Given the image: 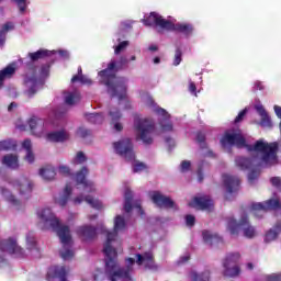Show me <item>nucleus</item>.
I'll list each match as a JSON object with an SVG mask.
<instances>
[{
	"mask_svg": "<svg viewBox=\"0 0 281 281\" xmlns=\"http://www.w3.org/2000/svg\"><path fill=\"white\" fill-rule=\"evenodd\" d=\"M270 183L272 186H274V188H278V190H280V192H281V179H280V177H272L270 179Z\"/></svg>",
	"mask_w": 281,
	"mask_h": 281,
	"instance_id": "53",
	"label": "nucleus"
},
{
	"mask_svg": "<svg viewBox=\"0 0 281 281\" xmlns=\"http://www.w3.org/2000/svg\"><path fill=\"white\" fill-rule=\"evenodd\" d=\"M38 85V80L36 76L26 77V86L29 87L27 95L29 98H34L36 93V86Z\"/></svg>",
	"mask_w": 281,
	"mask_h": 281,
	"instance_id": "32",
	"label": "nucleus"
},
{
	"mask_svg": "<svg viewBox=\"0 0 281 281\" xmlns=\"http://www.w3.org/2000/svg\"><path fill=\"white\" fill-rule=\"evenodd\" d=\"M195 223H196V217H194V215H186L187 227H194Z\"/></svg>",
	"mask_w": 281,
	"mask_h": 281,
	"instance_id": "50",
	"label": "nucleus"
},
{
	"mask_svg": "<svg viewBox=\"0 0 281 281\" xmlns=\"http://www.w3.org/2000/svg\"><path fill=\"white\" fill-rule=\"evenodd\" d=\"M27 124L33 135H36V133H41V131H43V119L36 115L31 116Z\"/></svg>",
	"mask_w": 281,
	"mask_h": 281,
	"instance_id": "25",
	"label": "nucleus"
},
{
	"mask_svg": "<svg viewBox=\"0 0 281 281\" xmlns=\"http://www.w3.org/2000/svg\"><path fill=\"white\" fill-rule=\"evenodd\" d=\"M126 229V221L122 215L114 218V231L106 233V241L103 246V254L106 256V267L113 269L116 265L117 247H122V241L117 239V232Z\"/></svg>",
	"mask_w": 281,
	"mask_h": 281,
	"instance_id": "4",
	"label": "nucleus"
},
{
	"mask_svg": "<svg viewBox=\"0 0 281 281\" xmlns=\"http://www.w3.org/2000/svg\"><path fill=\"white\" fill-rule=\"evenodd\" d=\"M146 168H148L146 166V164L139 161V160H136L133 165V172L134 173H137V172H142L143 170H146Z\"/></svg>",
	"mask_w": 281,
	"mask_h": 281,
	"instance_id": "44",
	"label": "nucleus"
},
{
	"mask_svg": "<svg viewBox=\"0 0 281 281\" xmlns=\"http://www.w3.org/2000/svg\"><path fill=\"white\" fill-rule=\"evenodd\" d=\"M192 164L189 160H183L180 166L181 172H188L190 170Z\"/></svg>",
	"mask_w": 281,
	"mask_h": 281,
	"instance_id": "56",
	"label": "nucleus"
},
{
	"mask_svg": "<svg viewBox=\"0 0 281 281\" xmlns=\"http://www.w3.org/2000/svg\"><path fill=\"white\" fill-rule=\"evenodd\" d=\"M80 92L74 91V92H68L67 95L65 97V102L69 106H74V104H78L80 101Z\"/></svg>",
	"mask_w": 281,
	"mask_h": 281,
	"instance_id": "37",
	"label": "nucleus"
},
{
	"mask_svg": "<svg viewBox=\"0 0 281 281\" xmlns=\"http://www.w3.org/2000/svg\"><path fill=\"white\" fill-rule=\"evenodd\" d=\"M183 52H181V48H177L175 53V58H173V65L175 67H178V65H181Z\"/></svg>",
	"mask_w": 281,
	"mask_h": 281,
	"instance_id": "46",
	"label": "nucleus"
},
{
	"mask_svg": "<svg viewBox=\"0 0 281 281\" xmlns=\"http://www.w3.org/2000/svg\"><path fill=\"white\" fill-rule=\"evenodd\" d=\"M16 74V68L12 65L7 66L0 70V89L3 87V82Z\"/></svg>",
	"mask_w": 281,
	"mask_h": 281,
	"instance_id": "29",
	"label": "nucleus"
},
{
	"mask_svg": "<svg viewBox=\"0 0 281 281\" xmlns=\"http://www.w3.org/2000/svg\"><path fill=\"white\" fill-rule=\"evenodd\" d=\"M8 201H9V203H12V205H20V201L16 199V196H14V195H9L8 196Z\"/></svg>",
	"mask_w": 281,
	"mask_h": 281,
	"instance_id": "61",
	"label": "nucleus"
},
{
	"mask_svg": "<svg viewBox=\"0 0 281 281\" xmlns=\"http://www.w3.org/2000/svg\"><path fill=\"white\" fill-rule=\"evenodd\" d=\"M227 229L232 236H238L240 227L243 228L245 238H254L256 236V228L249 224V216L241 215L239 222L234 217H227Z\"/></svg>",
	"mask_w": 281,
	"mask_h": 281,
	"instance_id": "6",
	"label": "nucleus"
},
{
	"mask_svg": "<svg viewBox=\"0 0 281 281\" xmlns=\"http://www.w3.org/2000/svg\"><path fill=\"white\" fill-rule=\"evenodd\" d=\"M82 201H86V203H88V205L92 206L94 210H102V202L100 200L93 199L91 195H79L74 199L75 204H80Z\"/></svg>",
	"mask_w": 281,
	"mask_h": 281,
	"instance_id": "23",
	"label": "nucleus"
},
{
	"mask_svg": "<svg viewBox=\"0 0 281 281\" xmlns=\"http://www.w3.org/2000/svg\"><path fill=\"white\" fill-rule=\"evenodd\" d=\"M238 260H240L239 252H232L226 256L223 262L224 276L226 278H236V276H240V267H238Z\"/></svg>",
	"mask_w": 281,
	"mask_h": 281,
	"instance_id": "9",
	"label": "nucleus"
},
{
	"mask_svg": "<svg viewBox=\"0 0 281 281\" xmlns=\"http://www.w3.org/2000/svg\"><path fill=\"white\" fill-rule=\"evenodd\" d=\"M46 139L55 143L67 142V139H69V133L65 130L50 132L46 135Z\"/></svg>",
	"mask_w": 281,
	"mask_h": 281,
	"instance_id": "24",
	"label": "nucleus"
},
{
	"mask_svg": "<svg viewBox=\"0 0 281 281\" xmlns=\"http://www.w3.org/2000/svg\"><path fill=\"white\" fill-rule=\"evenodd\" d=\"M189 91L193 95H196V83H194V81L189 82Z\"/></svg>",
	"mask_w": 281,
	"mask_h": 281,
	"instance_id": "60",
	"label": "nucleus"
},
{
	"mask_svg": "<svg viewBox=\"0 0 281 281\" xmlns=\"http://www.w3.org/2000/svg\"><path fill=\"white\" fill-rule=\"evenodd\" d=\"M280 207L281 203L278 199H270L265 202L252 203L251 205L252 214L256 218H262L267 212H270L271 210H280Z\"/></svg>",
	"mask_w": 281,
	"mask_h": 281,
	"instance_id": "10",
	"label": "nucleus"
},
{
	"mask_svg": "<svg viewBox=\"0 0 281 281\" xmlns=\"http://www.w3.org/2000/svg\"><path fill=\"white\" fill-rule=\"evenodd\" d=\"M40 176L44 178L45 181H53L56 178V169L50 165L40 169Z\"/></svg>",
	"mask_w": 281,
	"mask_h": 281,
	"instance_id": "30",
	"label": "nucleus"
},
{
	"mask_svg": "<svg viewBox=\"0 0 281 281\" xmlns=\"http://www.w3.org/2000/svg\"><path fill=\"white\" fill-rule=\"evenodd\" d=\"M1 150H16V142L10 138L0 140V151Z\"/></svg>",
	"mask_w": 281,
	"mask_h": 281,
	"instance_id": "40",
	"label": "nucleus"
},
{
	"mask_svg": "<svg viewBox=\"0 0 281 281\" xmlns=\"http://www.w3.org/2000/svg\"><path fill=\"white\" fill-rule=\"evenodd\" d=\"M128 47V41H123L121 42L115 48H114V54L117 56L124 52Z\"/></svg>",
	"mask_w": 281,
	"mask_h": 281,
	"instance_id": "47",
	"label": "nucleus"
},
{
	"mask_svg": "<svg viewBox=\"0 0 281 281\" xmlns=\"http://www.w3.org/2000/svg\"><path fill=\"white\" fill-rule=\"evenodd\" d=\"M125 262H126L125 268L117 269L119 265H117V252H116V265L113 268H109V266H106V255H105V271L108 273V279L110 281H117V279L122 281H133L131 273H133V265H135V259L128 257L125 259Z\"/></svg>",
	"mask_w": 281,
	"mask_h": 281,
	"instance_id": "5",
	"label": "nucleus"
},
{
	"mask_svg": "<svg viewBox=\"0 0 281 281\" xmlns=\"http://www.w3.org/2000/svg\"><path fill=\"white\" fill-rule=\"evenodd\" d=\"M257 113L260 115V126L263 128H272L273 123L271 122V116H269V113H267V110H265V106L262 105H256L255 106Z\"/></svg>",
	"mask_w": 281,
	"mask_h": 281,
	"instance_id": "22",
	"label": "nucleus"
},
{
	"mask_svg": "<svg viewBox=\"0 0 281 281\" xmlns=\"http://www.w3.org/2000/svg\"><path fill=\"white\" fill-rule=\"evenodd\" d=\"M274 228L277 229H273V228H270L267 233H266V236H265V243H273V240H276L278 238V235L280 234L281 232V223H277Z\"/></svg>",
	"mask_w": 281,
	"mask_h": 281,
	"instance_id": "31",
	"label": "nucleus"
},
{
	"mask_svg": "<svg viewBox=\"0 0 281 281\" xmlns=\"http://www.w3.org/2000/svg\"><path fill=\"white\" fill-rule=\"evenodd\" d=\"M71 82H81V85H92L93 81H91V79L85 77V75H81V76H78V75H75L72 76L71 78Z\"/></svg>",
	"mask_w": 281,
	"mask_h": 281,
	"instance_id": "41",
	"label": "nucleus"
},
{
	"mask_svg": "<svg viewBox=\"0 0 281 281\" xmlns=\"http://www.w3.org/2000/svg\"><path fill=\"white\" fill-rule=\"evenodd\" d=\"M2 164L3 166H7V168L16 170V168H19V156L14 154L4 155L2 158Z\"/></svg>",
	"mask_w": 281,
	"mask_h": 281,
	"instance_id": "28",
	"label": "nucleus"
},
{
	"mask_svg": "<svg viewBox=\"0 0 281 281\" xmlns=\"http://www.w3.org/2000/svg\"><path fill=\"white\" fill-rule=\"evenodd\" d=\"M77 135L79 137H82V139H85V138H87L91 135V131L87 130L85 127H79L78 131H77Z\"/></svg>",
	"mask_w": 281,
	"mask_h": 281,
	"instance_id": "49",
	"label": "nucleus"
},
{
	"mask_svg": "<svg viewBox=\"0 0 281 281\" xmlns=\"http://www.w3.org/2000/svg\"><path fill=\"white\" fill-rule=\"evenodd\" d=\"M85 161H87V155H85V151H78L72 160V164L81 165L85 164Z\"/></svg>",
	"mask_w": 281,
	"mask_h": 281,
	"instance_id": "43",
	"label": "nucleus"
},
{
	"mask_svg": "<svg viewBox=\"0 0 281 281\" xmlns=\"http://www.w3.org/2000/svg\"><path fill=\"white\" fill-rule=\"evenodd\" d=\"M170 20L164 19V16L159 15L157 12H151L149 16L143 20L144 25L146 27H153V25H156V27H160V30H168Z\"/></svg>",
	"mask_w": 281,
	"mask_h": 281,
	"instance_id": "14",
	"label": "nucleus"
},
{
	"mask_svg": "<svg viewBox=\"0 0 281 281\" xmlns=\"http://www.w3.org/2000/svg\"><path fill=\"white\" fill-rule=\"evenodd\" d=\"M134 128L137 133V137L142 139V142L146 146H150L153 144V133H155V121L151 119H135Z\"/></svg>",
	"mask_w": 281,
	"mask_h": 281,
	"instance_id": "7",
	"label": "nucleus"
},
{
	"mask_svg": "<svg viewBox=\"0 0 281 281\" xmlns=\"http://www.w3.org/2000/svg\"><path fill=\"white\" fill-rule=\"evenodd\" d=\"M86 120L90 122V124H102V122H104V115L100 113H89L86 114Z\"/></svg>",
	"mask_w": 281,
	"mask_h": 281,
	"instance_id": "39",
	"label": "nucleus"
},
{
	"mask_svg": "<svg viewBox=\"0 0 281 281\" xmlns=\"http://www.w3.org/2000/svg\"><path fill=\"white\" fill-rule=\"evenodd\" d=\"M26 248L30 250L36 249V238H34V235H32V233H29L26 235Z\"/></svg>",
	"mask_w": 281,
	"mask_h": 281,
	"instance_id": "42",
	"label": "nucleus"
},
{
	"mask_svg": "<svg viewBox=\"0 0 281 281\" xmlns=\"http://www.w3.org/2000/svg\"><path fill=\"white\" fill-rule=\"evenodd\" d=\"M37 216L42 223H48L53 232H56L63 245V249L59 251L63 260H71L74 258V250H71L72 241L69 226L60 224V220L54 215L52 209H43L37 213Z\"/></svg>",
	"mask_w": 281,
	"mask_h": 281,
	"instance_id": "3",
	"label": "nucleus"
},
{
	"mask_svg": "<svg viewBox=\"0 0 281 281\" xmlns=\"http://www.w3.org/2000/svg\"><path fill=\"white\" fill-rule=\"evenodd\" d=\"M10 30H14V25L12 24V22H7L5 24H3L0 32H3L4 34H8V32H10Z\"/></svg>",
	"mask_w": 281,
	"mask_h": 281,
	"instance_id": "57",
	"label": "nucleus"
},
{
	"mask_svg": "<svg viewBox=\"0 0 281 281\" xmlns=\"http://www.w3.org/2000/svg\"><path fill=\"white\" fill-rule=\"evenodd\" d=\"M274 113L281 120V106L280 105H274Z\"/></svg>",
	"mask_w": 281,
	"mask_h": 281,
	"instance_id": "63",
	"label": "nucleus"
},
{
	"mask_svg": "<svg viewBox=\"0 0 281 281\" xmlns=\"http://www.w3.org/2000/svg\"><path fill=\"white\" fill-rule=\"evenodd\" d=\"M190 277L192 281H210V270L203 272L191 271Z\"/></svg>",
	"mask_w": 281,
	"mask_h": 281,
	"instance_id": "36",
	"label": "nucleus"
},
{
	"mask_svg": "<svg viewBox=\"0 0 281 281\" xmlns=\"http://www.w3.org/2000/svg\"><path fill=\"white\" fill-rule=\"evenodd\" d=\"M109 115L112 120V124H114V131H116L117 133L122 132L124 126L122 125V123H120V120L122 119V113L120 112V110H111L109 112Z\"/></svg>",
	"mask_w": 281,
	"mask_h": 281,
	"instance_id": "27",
	"label": "nucleus"
},
{
	"mask_svg": "<svg viewBox=\"0 0 281 281\" xmlns=\"http://www.w3.org/2000/svg\"><path fill=\"white\" fill-rule=\"evenodd\" d=\"M34 151L32 149L30 151H26L25 160L29 161V164H34Z\"/></svg>",
	"mask_w": 281,
	"mask_h": 281,
	"instance_id": "58",
	"label": "nucleus"
},
{
	"mask_svg": "<svg viewBox=\"0 0 281 281\" xmlns=\"http://www.w3.org/2000/svg\"><path fill=\"white\" fill-rule=\"evenodd\" d=\"M14 188L19 190L20 194H26V199H30L34 184L26 177H22L13 182Z\"/></svg>",
	"mask_w": 281,
	"mask_h": 281,
	"instance_id": "18",
	"label": "nucleus"
},
{
	"mask_svg": "<svg viewBox=\"0 0 281 281\" xmlns=\"http://www.w3.org/2000/svg\"><path fill=\"white\" fill-rule=\"evenodd\" d=\"M259 176H260V172H258L257 170H251L248 173V181H249V183H254L256 181V179H258Z\"/></svg>",
	"mask_w": 281,
	"mask_h": 281,
	"instance_id": "51",
	"label": "nucleus"
},
{
	"mask_svg": "<svg viewBox=\"0 0 281 281\" xmlns=\"http://www.w3.org/2000/svg\"><path fill=\"white\" fill-rule=\"evenodd\" d=\"M47 56H49V50L47 49H38L34 53H29V58L32 60V63H36V60L47 58Z\"/></svg>",
	"mask_w": 281,
	"mask_h": 281,
	"instance_id": "35",
	"label": "nucleus"
},
{
	"mask_svg": "<svg viewBox=\"0 0 281 281\" xmlns=\"http://www.w3.org/2000/svg\"><path fill=\"white\" fill-rule=\"evenodd\" d=\"M77 234L83 240H93V238H95L97 236V231H95V227L93 226L83 225L77 228Z\"/></svg>",
	"mask_w": 281,
	"mask_h": 281,
	"instance_id": "21",
	"label": "nucleus"
},
{
	"mask_svg": "<svg viewBox=\"0 0 281 281\" xmlns=\"http://www.w3.org/2000/svg\"><path fill=\"white\" fill-rule=\"evenodd\" d=\"M5 254H10V256H14L15 258H25V251L12 238L3 239L0 243V267H8Z\"/></svg>",
	"mask_w": 281,
	"mask_h": 281,
	"instance_id": "8",
	"label": "nucleus"
},
{
	"mask_svg": "<svg viewBox=\"0 0 281 281\" xmlns=\"http://www.w3.org/2000/svg\"><path fill=\"white\" fill-rule=\"evenodd\" d=\"M113 148L116 155L124 157L126 161L135 160V151H133V140H131V138H123L113 143Z\"/></svg>",
	"mask_w": 281,
	"mask_h": 281,
	"instance_id": "11",
	"label": "nucleus"
},
{
	"mask_svg": "<svg viewBox=\"0 0 281 281\" xmlns=\"http://www.w3.org/2000/svg\"><path fill=\"white\" fill-rule=\"evenodd\" d=\"M125 65H128V58L121 56L119 63L112 60L108 64L106 69L99 71V76L102 78L105 87H108V93H110L111 98L126 100V79L124 77H117L115 74L111 72L115 69H123Z\"/></svg>",
	"mask_w": 281,
	"mask_h": 281,
	"instance_id": "2",
	"label": "nucleus"
},
{
	"mask_svg": "<svg viewBox=\"0 0 281 281\" xmlns=\"http://www.w3.org/2000/svg\"><path fill=\"white\" fill-rule=\"evenodd\" d=\"M14 3H16L21 14H23L25 12V10H27V0H13Z\"/></svg>",
	"mask_w": 281,
	"mask_h": 281,
	"instance_id": "48",
	"label": "nucleus"
},
{
	"mask_svg": "<svg viewBox=\"0 0 281 281\" xmlns=\"http://www.w3.org/2000/svg\"><path fill=\"white\" fill-rule=\"evenodd\" d=\"M124 199V210L128 214L133 212V191L131 189L125 190Z\"/></svg>",
	"mask_w": 281,
	"mask_h": 281,
	"instance_id": "33",
	"label": "nucleus"
},
{
	"mask_svg": "<svg viewBox=\"0 0 281 281\" xmlns=\"http://www.w3.org/2000/svg\"><path fill=\"white\" fill-rule=\"evenodd\" d=\"M22 147L24 148V150H26V153L32 150V140L24 139V142L22 143Z\"/></svg>",
	"mask_w": 281,
	"mask_h": 281,
	"instance_id": "59",
	"label": "nucleus"
},
{
	"mask_svg": "<svg viewBox=\"0 0 281 281\" xmlns=\"http://www.w3.org/2000/svg\"><path fill=\"white\" fill-rule=\"evenodd\" d=\"M222 146L229 144V146H237L238 148H246L248 153H259L260 159L267 168L278 164V150L280 145L278 142L267 143L262 139L257 140L254 145L247 144V139L241 134L226 132L221 139Z\"/></svg>",
	"mask_w": 281,
	"mask_h": 281,
	"instance_id": "1",
	"label": "nucleus"
},
{
	"mask_svg": "<svg viewBox=\"0 0 281 281\" xmlns=\"http://www.w3.org/2000/svg\"><path fill=\"white\" fill-rule=\"evenodd\" d=\"M235 164L237 168H240V170H249V168L252 166L251 158L247 157H237L235 159Z\"/></svg>",
	"mask_w": 281,
	"mask_h": 281,
	"instance_id": "34",
	"label": "nucleus"
},
{
	"mask_svg": "<svg viewBox=\"0 0 281 281\" xmlns=\"http://www.w3.org/2000/svg\"><path fill=\"white\" fill-rule=\"evenodd\" d=\"M87 175H89V169L87 167H82L76 173L77 186H83L86 192H93L95 188L93 187V182L87 180Z\"/></svg>",
	"mask_w": 281,
	"mask_h": 281,
	"instance_id": "17",
	"label": "nucleus"
},
{
	"mask_svg": "<svg viewBox=\"0 0 281 281\" xmlns=\"http://www.w3.org/2000/svg\"><path fill=\"white\" fill-rule=\"evenodd\" d=\"M196 142L200 144L201 148H206L207 144L205 143V134L203 132H198L196 133Z\"/></svg>",
	"mask_w": 281,
	"mask_h": 281,
	"instance_id": "45",
	"label": "nucleus"
},
{
	"mask_svg": "<svg viewBox=\"0 0 281 281\" xmlns=\"http://www.w3.org/2000/svg\"><path fill=\"white\" fill-rule=\"evenodd\" d=\"M223 183L228 194H234L240 190V179L236 176L224 175Z\"/></svg>",
	"mask_w": 281,
	"mask_h": 281,
	"instance_id": "19",
	"label": "nucleus"
},
{
	"mask_svg": "<svg viewBox=\"0 0 281 281\" xmlns=\"http://www.w3.org/2000/svg\"><path fill=\"white\" fill-rule=\"evenodd\" d=\"M266 281H281V272L268 274Z\"/></svg>",
	"mask_w": 281,
	"mask_h": 281,
	"instance_id": "52",
	"label": "nucleus"
},
{
	"mask_svg": "<svg viewBox=\"0 0 281 281\" xmlns=\"http://www.w3.org/2000/svg\"><path fill=\"white\" fill-rule=\"evenodd\" d=\"M245 115H247V109L241 110L238 115L235 117V124H239L243 120H245Z\"/></svg>",
	"mask_w": 281,
	"mask_h": 281,
	"instance_id": "54",
	"label": "nucleus"
},
{
	"mask_svg": "<svg viewBox=\"0 0 281 281\" xmlns=\"http://www.w3.org/2000/svg\"><path fill=\"white\" fill-rule=\"evenodd\" d=\"M156 113L160 116L158 122L162 133H171V131H173V126L170 122V113L162 108L156 109Z\"/></svg>",
	"mask_w": 281,
	"mask_h": 281,
	"instance_id": "16",
	"label": "nucleus"
},
{
	"mask_svg": "<svg viewBox=\"0 0 281 281\" xmlns=\"http://www.w3.org/2000/svg\"><path fill=\"white\" fill-rule=\"evenodd\" d=\"M150 200L156 207L164 210H177V204L170 199V196L161 194L159 191H154L150 195Z\"/></svg>",
	"mask_w": 281,
	"mask_h": 281,
	"instance_id": "12",
	"label": "nucleus"
},
{
	"mask_svg": "<svg viewBox=\"0 0 281 281\" xmlns=\"http://www.w3.org/2000/svg\"><path fill=\"white\" fill-rule=\"evenodd\" d=\"M167 32H178L179 34H183L187 38L192 36V33L194 32V25L190 23H172L169 21V24L167 25Z\"/></svg>",
	"mask_w": 281,
	"mask_h": 281,
	"instance_id": "15",
	"label": "nucleus"
},
{
	"mask_svg": "<svg viewBox=\"0 0 281 281\" xmlns=\"http://www.w3.org/2000/svg\"><path fill=\"white\" fill-rule=\"evenodd\" d=\"M189 205H191V207H196V210H206L207 212H211L212 207H214V202L207 195L195 196Z\"/></svg>",
	"mask_w": 281,
	"mask_h": 281,
	"instance_id": "20",
	"label": "nucleus"
},
{
	"mask_svg": "<svg viewBox=\"0 0 281 281\" xmlns=\"http://www.w3.org/2000/svg\"><path fill=\"white\" fill-rule=\"evenodd\" d=\"M196 175H198V181H199L200 183H202V181H203V179H204V177H203V167H199V168H198Z\"/></svg>",
	"mask_w": 281,
	"mask_h": 281,
	"instance_id": "62",
	"label": "nucleus"
},
{
	"mask_svg": "<svg viewBox=\"0 0 281 281\" xmlns=\"http://www.w3.org/2000/svg\"><path fill=\"white\" fill-rule=\"evenodd\" d=\"M136 265H138V267L144 265V268L149 271H157V269H159V266L155 262V255L150 251L144 252L143 255L136 254Z\"/></svg>",
	"mask_w": 281,
	"mask_h": 281,
	"instance_id": "13",
	"label": "nucleus"
},
{
	"mask_svg": "<svg viewBox=\"0 0 281 281\" xmlns=\"http://www.w3.org/2000/svg\"><path fill=\"white\" fill-rule=\"evenodd\" d=\"M59 175H63V177H69L71 175V169H69L67 166H60Z\"/></svg>",
	"mask_w": 281,
	"mask_h": 281,
	"instance_id": "55",
	"label": "nucleus"
},
{
	"mask_svg": "<svg viewBox=\"0 0 281 281\" xmlns=\"http://www.w3.org/2000/svg\"><path fill=\"white\" fill-rule=\"evenodd\" d=\"M71 186L70 184H66L65 190H64V195H61L59 198V200L57 201V203L60 205V207H65V205H67V202L69 201L70 196H71Z\"/></svg>",
	"mask_w": 281,
	"mask_h": 281,
	"instance_id": "38",
	"label": "nucleus"
},
{
	"mask_svg": "<svg viewBox=\"0 0 281 281\" xmlns=\"http://www.w3.org/2000/svg\"><path fill=\"white\" fill-rule=\"evenodd\" d=\"M202 238L206 245H218V243H223V238L216 234H212L210 231L202 232Z\"/></svg>",
	"mask_w": 281,
	"mask_h": 281,
	"instance_id": "26",
	"label": "nucleus"
},
{
	"mask_svg": "<svg viewBox=\"0 0 281 281\" xmlns=\"http://www.w3.org/2000/svg\"><path fill=\"white\" fill-rule=\"evenodd\" d=\"M146 104L147 106H155V99H153L151 97H148Z\"/></svg>",
	"mask_w": 281,
	"mask_h": 281,
	"instance_id": "64",
	"label": "nucleus"
}]
</instances>
